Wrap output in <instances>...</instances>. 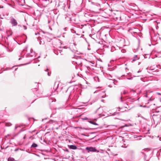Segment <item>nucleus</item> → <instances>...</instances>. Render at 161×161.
I'll return each mask as SVG.
<instances>
[{
	"label": "nucleus",
	"instance_id": "obj_36",
	"mask_svg": "<svg viewBox=\"0 0 161 161\" xmlns=\"http://www.w3.org/2000/svg\"><path fill=\"white\" fill-rule=\"evenodd\" d=\"M47 69V70H48V69Z\"/></svg>",
	"mask_w": 161,
	"mask_h": 161
},
{
	"label": "nucleus",
	"instance_id": "obj_24",
	"mask_svg": "<svg viewBox=\"0 0 161 161\" xmlns=\"http://www.w3.org/2000/svg\"><path fill=\"white\" fill-rule=\"evenodd\" d=\"M91 3L92 4H93L94 3L93 2H91Z\"/></svg>",
	"mask_w": 161,
	"mask_h": 161
},
{
	"label": "nucleus",
	"instance_id": "obj_2",
	"mask_svg": "<svg viewBox=\"0 0 161 161\" xmlns=\"http://www.w3.org/2000/svg\"><path fill=\"white\" fill-rule=\"evenodd\" d=\"M10 22L14 26H16L18 24L16 20L14 18H11Z\"/></svg>",
	"mask_w": 161,
	"mask_h": 161
},
{
	"label": "nucleus",
	"instance_id": "obj_35",
	"mask_svg": "<svg viewBox=\"0 0 161 161\" xmlns=\"http://www.w3.org/2000/svg\"><path fill=\"white\" fill-rule=\"evenodd\" d=\"M144 57L145 58H146V57H145V56H144Z\"/></svg>",
	"mask_w": 161,
	"mask_h": 161
},
{
	"label": "nucleus",
	"instance_id": "obj_20",
	"mask_svg": "<svg viewBox=\"0 0 161 161\" xmlns=\"http://www.w3.org/2000/svg\"><path fill=\"white\" fill-rule=\"evenodd\" d=\"M145 97H147V93H146V94H145Z\"/></svg>",
	"mask_w": 161,
	"mask_h": 161
},
{
	"label": "nucleus",
	"instance_id": "obj_11",
	"mask_svg": "<svg viewBox=\"0 0 161 161\" xmlns=\"http://www.w3.org/2000/svg\"><path fill=\"white\" fill-rule=\"evenodd\" d=\"M90 123L92 124H93V125H98L97 124V123H96L92 121H90Z\"/></svg>",
	"mask_w": 161,
	"mask_h": 161
},
{
	"label": "nucleus",
	"instance_id": "obj_15",
	"mask_svg": "<svg viewBox=\"0 0 161 161\" xmlns=\"http://www.w3.org/2000/svg\"><path fill=\"white\" fill-rule=\"evenodd\" d=\"M23 27H24V29L25 30H26V29H27V27H26V26H25V25H24V26H23Z\"/></svg>",
	"mask_w": 161,
	"mask_h": 161
},
{
	"label": "nucleus",
	"instance_id": "obj_32",
	"mask_svg": "<svg viewBox=\"0 0 161 161\" xmlns=\"http://www.w3.org/2000/svg\"><path fill=\"white\" fill-rule=\"evenodd\" d=\"M89 99H89H89H88V101L89 100Z\"/></svg>",
	"mask_w": 161,
	"mask_h": 161
},
{
	"label": "nucleus",
	"instance_id": "obj_27",
	"mask_svg": "<svg viewBox=\"0 0 161 161\" xmlns=\"http://www.w3.org/2000/svg\"><path fill=\"white\" fill-rule=\"evenodd\" d=\"M17 129V127L16 126H15V129Z\"/></svg>",
	"mask_w": 161,
	"mask_h": 161
},
{
	"label": "nucleus",
	"instance_id": "obj_5",
	"mask_svg": "<svg viewBox=\"0 0 161 161\" xmlns=\"http://www.w3.org/2000/svg\"><path fill=\"white\" fill-rule=\"evenodd\" d=\"M138 29L137 28H130L129 31L131 33L133 32L134 33H136V32L138 31Z\"/></svg>",
	"mask_w": 161,
	"mask_h": 161
},
{
	"label": "nucleus",
	"instance_id": "obj_38",
	"mask_svg": "<svg viewBox=\"0 0 161 161\" xmlns=\"http://www.w3.org/2000/svg\"><path fill=\"white\" fill-rule=\"evenodd\" d=\"M110 86V87H111V86Z\"/></svg>",
	"mask_w": 161,
	"mask_h": 161
},
{
	"label": "nucleus",
	"instance_id": "obj_39",
	"mask_svg": "<svg viewBox=\"0 0 161 161\" xmlns=\"http://www.w3.org/2000/svg\"><path fill=\"white\" fill-rule=\"evenodd\" d=\"M146 161H147V160H146Z\"/></svg>",
	"mask_w": 161,
	"mask_h": 161
},
{
	"label": "nucleus",
	"instance_id": "obj_14",
	"mask_svg": "<svg viewBox=\"0 0 161 161\" xmlns=\"http://www.w3.org/2000/svg\"><path fill=\"white\" fill-rule=\"evenodd\" d=\"M127 91H124L123 92V94L125 95L127 93Z\"/></svg>",
	"mask_w": 161,
	"mask_h": 161
},
{
	"label": "nucleus",
	"instance_id": "obj_34",
	"mask_svg": "<svg viewBox=\"0 0 161 161\" xmlns=\"http://www.w3.org/2000/svg\"><path fill=\"white\" fill-rule=\"evenodd\" d=\"M133 92H135V91H134V90H133Z\"/></svg>",
	"mask_w": 161,
	"mask_h": 161
},
{
	"label": "nucleus",
	"instance_id": "obj_17",
	"mask_svg": "<svg viewBox=\"0 0 161 161\" xmlns=\"http://www.w3.org/2000/svg\"><path fill=\"white\" fill-rule=\"evenodd\" d=\"M39 43H40V44H44V43H42V42L41 41H40V42H39Z\"/></svg>",
	"mask_w": 161,
	"mask_h": 161
},
{
	"label": "nucleus",
	"instance_id": "obj_13",
	"mask_svg": "<svg viewBox=\"0 0 161 161\" xmlns=\"http://www.w3.org/2000/svg\"><path fill=\"white\" fill-rule=\"evenodd\" d=\"M63 150L65 152H68V153L69 152V150L67 148H66L65 149H63Z\"/></svg>",
	"mask_w": 161,
	"mask_h": 161
},
{
	"label": "nucleus",
	"instance_id": "obj_31",
	"mask_svg": "<svg viewBox=\"0 0 161 161\" xmlns=\"http://www.w3.org/2000/svg\"><path fill=\"white\" fill-rule=\"evenodd\" d=\"M148 55L149 56V58H150V56L149 55Z\"/></svg>",
	"mask_w": 161,
	"mask_h": 161
},
{
	"label": "nucleus",
	"instance_id": "obj_16",
	"mask_svg": "<svg viewBox=\"0 0 161 161\" xmlns=\"http://www.w3.org/2000/svg\"><path fill=\"white\" fill-rule=\"evenodd\" d=\"M120 101H121V102H123V100H122V97H120Z\"/></svg>",
	"mask_w": 161,
	"mask_h": 161
},
{
	"label": "nucleus",
	"instance_id": "obj_7",
	"mask_svg": "<svg viewBox=\"0 0 161 161\" xmlns=\"http://www.w3.org/2000/svg\"><path fill=\"white\" fill-rule=\"evenodd\" d=\"M62 51H61L60 50H58V51H54V53L56 55H61L62 54L61 53V52Z\"/></svg>",
	"mask_w": 161,
	"mask_h": 161
},
{
	"label": "nucleus",
	"instance_id": "obj_22",
	"mask_svg": "<svg viewBox=\"0 0 161 161\" xmlns=\"http://www.w3.org/2000/svg\"><path fill=\"white\" fill-rule=\"evenodd\" d=\"M141 138L139 136V138L138 139L139 140H141Z\"/></svg>",
	"mask_w": 161,
	"mask_h": 161
},
{
	"label": "nucleus",
	"instance_id": "obj_9",
	"mask_svg": "<svg viewBox=\"0 0 161 161\" xmlns=\"http://www.w3.org/2000/svg\"><path fill=\"white\" fill-rule=\"evenodd\" d=\"M37 147H38V145L34 143L31 145V147L35 148Z\"/></svg>",
	"mask_w": 161,
	"mask_h": 161
},
{
	"label": "nucleus",
	"instance_id": "obj_10",
	"mask_svg": "<svg viewBox=\"0 0 161 161\" xmlns=\"http://www.w3.org/2000/svg\"><path fill=\"white\" fill-rule=\"evenodd\" d=\"M8 161H16L12 157H9L8 159Z\"/></svg>",
	"mask_w": 161,
	"mask_h": 161
},
{
	"label": "nucleus",
	"instance_id": "obj_19",
	"mask_svg": "<svg viewBox=\"0 0 161 161\" xmlns=\"http://www.w3.org/2000/svg\"><path fill=\"white\" fill-rule=\"evenodd\" d=\"M159 140L160 141H161V137H159Z\"/></svg>",
	"mask_w": 161,
	"mask_h": 161
},
{
	"label": "nucleus",
	"instance_id": "obj_1",
	"mask_svg": "<svg viewBox=\"0 0 161 161\" xmlns=\"http://www.w3.org/2000/svg\"><path fill=\"white\" fill-rule=\"evenodd\" d=\"M86 150L87 151L88 153L90 152H99L98 150H97L95 147H87L86 148Z\"/></svg>",
	"mask_w": 161,
	"mask_h": 161
},
{
	"label": "nucleus",
	"instance_id": "obj_30",
	"mask_svg": "<svg viewBox=\"0 0 161 161\" xmlns=\"http://www.w3.org/2000/svg\"><path fill=\"white\" fill-rule=\"evenodd\" d=\"M104 97L103 96H102V98H104Z\"/></svg>",
	"mask_w": 161,
	"mask_h": 161
},
{
	"label": "nucleus",
	"instance_id": "obj_12",
	"mask_svg": "<svg viewBox=\"0 0 161 161\" xmlns=\"http://www.w3.org/2000/svg\"><path fill=\"white\" fill-rule=\"evenodd\" d=\"M141 153L144 155V158L145 160H146V155L144 153L142 152Z\"/></svg>",
	"mask_w": 161,
	"mask_h": 161
},
{
	"label": "nucleus",
	"instance_id": "obj_28",
	"mask_svg": "<svg viewBox=\"0 0 161 161\" xmlns=\"http://www.w3.org/2000/svg\"><path fill=\"white\" fill-rule=\"evenodd\" d=\"M21 59V58H19V60H20Z\"/></svg>",
	"mask_w": 161,
	"mask_h": 161
},
{
	"label": "nucleus",
	"instance_id": "obj_37",
	"mask_svg": "<svg viewBox=\"0 0 161 161\" xmlns=\"http://www.w3.org/2000/svg\"><path fill=\"white\" fill-rule=\"evenodd\" d=\"M126 105H128L127 104H126Z\"/></svg>",
	"mask_w": 161,
	"mask_h": 161
},
{
	"label": "nucleus",
	"instance_id": "obj_23",
	"mask_svg": "<svg viewBox=\"0 0 161 161\" xmlns=\"http://www.w3.org/2000/svg\"><path fill=\"white\" fill-rule=\"evenodd\" d=\"M25 136H24V137H23V139H25Z\"/></svg>",
	"mask_w": 161,
	"mask_h": 161
},
{
	"label": "nucleus",
	"instance_id": "obj_26",
	"mask_svg": "<svg viewBox=\"0 0 161 161\" xmlns=\"http://www.w3.org/2000/svg\"><path fill=\"white\" fill-rule=\"evenodd\" d=\"M112 82L114 84V81H112Z\"/></svg>",
	"mask_w": 161,
	"mask_h": 161
},
{
	"label": "nucleus",
	"instance_id": "obj_4",
	"mask_svg": "<svg viewBox=\"0 0 161 161\" xmlns=\"http://www.w3.org/2000/svg\"><path fill=\"white\" fill-rule=\"evenodd\" d=\"M35 55V53L33 52V50L32 49H31V53H28L26 55L27 57H29L30 56L31 57H33Z\"/></svg>",
	"mask_w": 161,
	"mask_h": 161
},
{
	"label": "nucleus",
	"instance_id": "obj_21",
	"mask_svg": "<svg viewBox=\"0 0 161 161\" xmlns=\"http://www.w3.org/2000/svg\"><path fill=\"white\" fill-rule=\"evenodd\" d=\"M132 79V78H127V79L128 80H131Z\"/></svg>",
	"mask_w": 161,
	"mask_h": 161
},
{
	"label": "nucleus",
	"instance_id": "obj_3",
	"mask_svg": "<svg viewBox=\"0 0 161 161\" xmlns=\"http://www.w3.org/2000/svg\"><path fill=\"white\" fill-rule=\"evenodd\" d=\"M59 85V84L57 82H55L54 86L53 89L54 90V92H52V94L55 95L56 93H57V92L56 91V90L58 88V86Z\"/></svg>",
	"mask_w": 161,
	"mask_h": 161
},
{
	"label": "nucleus",
	"instance_id": "obj_6",
	"mask_svg": "<svg viewBox=\"0 0 161 161\" xmlns=\"http://www.w3.org/2000/svg\"><path fill=\"white\" fill-rule=\"evenodd\" d=\"M68 147L70 149L75 150L77 148V147L74 145H68Z\"/></svg>",
	"mask_w": 161,
	"mask_h": 161
},
{
	"label": "nucleus",
	"instance_id": "obj_33",
	"mask_svg": "<svg viewBox=\"0 0 161 161\" xmlns=\"http://www.w3.org/2000/svg\"><path fill=\"white\" fill-rule=\"evenodd\" d=\"M51 123H53V121H52V122H50Z\"/></svg>",
	"mask_w": 161,
	"mask_h": 161
},
{
	"label": "nucleus",
	"instance_id": "obj_8",
	"mask_svg": "<svg viewBox=\"0 0 161 161\" xmlns=\"http://www.w3.org/2000/svg\"><path fill=\"white\" fill-rule=\"evenodd\" d=\"M139 57H138L137 55H135L132 60V61H135L139 59Z\"/></svg>",
	"mask_w": 161,
	"mask_h": 161
},
{
	"label": "nucleus",
	"instance_id": "obj_29",
	"mask_svg": "<svg viewBox=\"0 0 161 161\" xmlns=\"http://www.w3.org/2000/svg\"><path fill=\"white\" fill-rule=\"evenodd\" d=\"M108 150L109 151V150H110V149H108Z\"/></svg>",
	"mask_w": 161,
	"mask_h": 161
},
{
	"label": "nucleus",
	"instance_id": "obj_25",
	"mask_svg": "<svg viewBox=\"0 0 161 161\" xmlns=\"http://www.w3.org/2000/svg\"><path fill=\"white\" fill-rule=\"evenodd\" d=\"M141 72V71H138L137 73H139V72Z\"/></svg>",
	"mask_w": 161,
	"mask_h": 161
},
{
	"label": "nucleus",
	"instance_id": "obj_18",
	"mask_svg": "<svg viewBox=\"0 0 161 161\" xmlns=\"http://www.w3.org/2000/svg\"><path fill=\"white\" fill-rule=\"evenodd\" d=\"M47 75L49 76H50V74H49V72L47 73Z\"/></svg>",
	"mask_w": 161,
	"mask_h": 161
}]
</instances>
